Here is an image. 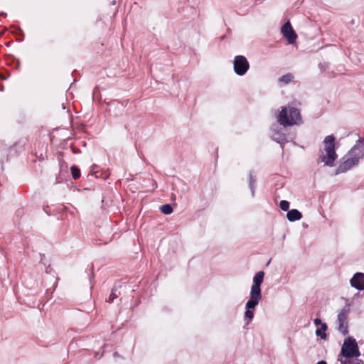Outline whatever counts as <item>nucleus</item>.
<instances>
[{
	"label": "nucleus",
	"instance_id": "cd10ccee",
	"mask_svg": "<svg viewBox=\"0 0 364 364\" xmlns=\"http://www.w3.org/2000/svg\"><path fill=\"white\" fill-rule=\"evenodd\" d=\"M50 272V269H48V268H47L46 272Z\"/></svg>",
	"mask_w": 364,
	"mask_h": 364
},
{
	"label": "nucleus",
	"instance_id": "4be33fe9",
	"mask_svg": "<svg viewBox=\"0 0 364 364\" xmlns=\"http://www.w3.org/2000/svg\"><path fill=\"white\" fill-rule=\"evenodd\" d=\"M49 208H50V206H48V205L44 206V208H43V210L48 215H50L49 210H48Z\"/></svg>",
	"mask_w": 364,
	"mask_h": 364
},
{
	"label": "nucleus",
	"instance_id": "f257e3e1",
	"mask_svg": "<svg viewBox=\"0 0 364 364\" xmlns=\"http://www.w3.org/2000/svg\"><path fill=\"white\" fill-rule=\"evenodd\" d=\"M364 157V139H358L350 150L341 159L336 174L345 173L358 164L359 160Z\"/></svg>",
	"mask_w": 364,
	"mask_h": 364
},
{
	"label": "nucleus",
	"instance_id": "0eeeda50",
	"mask_svg": "<svg viewBox=\"0 0 364 364\" xmlns=\"http://www.w3.org/2000/svg\"><path fill=\"white\" fill-rule=\"evenodd\" d=\"M350 284L353 288L362 291L364 290V273L356 272L350 280Z\"/></svg>",
	"mask_w": 364,
	"mask_h": 364
},
{
	"label": "nucleus",
	"instance_id": "a211bd4d",
	"mask_svg": "<svg viewBox=\"0 0 364 364\" xmlns=\"http://www.w3.org/2000/svg\"><path fill=\"white\" fill-rule=\"evenodd\" d=\"M254 317V312L252 309H246V311L245 313V318H248L249 321H250Z\"/></svg>",
	"mask_w": 364,
	"mask_h": 364
},
{
	"label": "nucleus",
	"instance_id": "f8f14e48",
	"mask_svg": "<svg viewBox=\"0 0 364 364\" xmlns=\"http://www.w3.org/2000/svg\"><path fill=\"white\" fill-rule=\"evenodd\" d=\"M272 139L278 143L283 144L287 141L286 137L284 134H280L277 131H274L272 135Z\"/></svg>",
	"mask_w": 364,
	"mask_h": 364
},
{
	"label": "nucleus",
	"instance_id": "9b49d317",
	"mask_svg": "<svg viewBox=\"0 0 364 364\" xmlns=\"http://www.w3.org/2000/svg\"><path fill=\"white\" fill-rule=\"evenodd\" d=\"M284 211H287V218L289 221H296L301 219L302 215L296 209H292L289 210V206H279Z\"/></svg>",
	"mask_w": 364,
	"mask_h": 364
},
{
	"label": "nucleus",
	"instance_id": "f3484780",
	"mask_svg": "<svg viewBox=\"0 0 364 364\" xmlns=\"http://www.w3.org/2000/svg\"><path fill=\"white\" fill-rule=\"evenodd\" d=\"M316 335L318 337H320L321 339H326V337H327V335L326 333H325V331H323L322 330V328H317L316 331Z\"/></svg>",
	"mask_w": 364,
	"mask_h": 364
},
{
	"label": "nucleus",
	"instance_id": "aec40b11",
	"mask_svg": "<svg viewBox=\"0 0 364 364\" xmlns=\"http://www.w3.org/2000/svg\"><path fill=\"white\" fill-rule=\"evenodd\" d=\"M352 359L353 358H344V359L339 358L338 360L340 361L341 364H350Z\"/></svg>",
	"mask_w": 364,
	"mask_h": 364
},
{
	"label": "nucleus",
	"instance_id": "412c9836",
	"mask_svg": "<svg viewBox=\"0 0 364 364\" xmlns=\"http://www.w3.org/2000/svg\"><path fill=\"white\" fill-rule=\"evenodd\" d=\"M350 364H364V361L361 359H358V358H353Z\"/></svg>",
	"mask_w": 364,
	"mask_h": 364
},
{
	"label": "nucleus",
	"instance_id": "f03ea898",
	"mask_svg": "<svg viewBox=\"0 0 364 364\" xmlns=\"http://www.w3.org/2000/svg\"><path fill=\"white\" fill-rule=\"evenodd\" d=\"M337 159V154L335 151V137L328 135L325 137L323 141V149L320 150L318 159L324 165L333 166L334 161Z\"/></svg>",
	"mask_w": 364,
	"mask_h": 364
},
{
	"label": "nucleus",
	"instance_id": "39448f33",
	"mask_svg": "<svg viewBox=\"0 0 364 364\" xmlns=\"http://www.w3.org/2000/svg\"><path fill=\"white\" fill-rule=\"evenodd\" d=\"M350 304H346L338 313L337 316L338 330L343 334L348 333V317L350 313Z\"/></svg>",
	"mask_w": 364,
	"mask_h": 364
},
{
	"label": "nucleus",
	"instance_id": "c85d7f7f",
	"mask_svg": "<svg viewBox=\"0 0 364 364\" xmlns=\"http://www.w3.org/2000/svg\"><path fill=\"white\" fill-rule=\"evenodd\" d=\"M50 272V269H48V268H47L46 272Z\"/></svg>",
	"mask_w": 364,
	"mask_h": 364
},
{
	"label": "nucleus",
	"instance_id": "2eb2a0df",
	"mask_svg": "<svg viewBox=\"0 0 364 364\" xmlns=\"http://www.w3.org/2000/svg\"><path fill=\"white\" fill-rule=\"evenodd\" d=\"M160 210L166 215L171 214L173 213V208L172 206H160L159 207Z\"/></svg>",
	"mask_w": 364,
	"mask_h": 364
},
{
	"label": "nucleus",
	"instance_id": "7ed1b4c3",
	"mask_svg": "<svg viewBox=\"0 0 364 364\" xmlns=\"http://www.w3.org/2000/svg\"><path fill=\"white\" fill-rule=\"evenodd\" d=\"M277 120L283 126L298 124L301 121L299 110L291 106L282 107Z\"/></svg>",
	"mask_w": 364,
	"mask_h": 364
},
{
	"label": "nucleus",
	"instance_id": "bb28decb",
	"mask_svg": "<svg viewBox=\"0 0 364 364\" xmlns=\"http://www.w3.org/2000/svg\"><path fill=\"white\" fill-rule=\"evenodd\" d=\"M117 354H118V353H117V352H115V353H114V356H117Z\"/></svg>",
	"mask_w": 364,
	"mask_h": 364
},
{
	"label": "nucleus",
	"instance_id": "b1692460",
	"mask_svg": "<svg viewBox=\"0 0 364 364\" xmlns=\"http://www.w3.org/2000/svg\"><path fill=\"white\" fill-rule=\"evenodd\" d=\"M316 364H327V363L324 360H320Z\"/></svg>",
	"mask_w": 364,
	"mask_h": 364
},
{
	"label": "nucleus",
	"instance_id": "9d476101",
	"mask_svg": "<svg viewBox=\"0 0 364 364\" xmlns=\"http://www.w3.org/2000/svg\"><path fill=\"white\" fill-rule=\"evenodd\" d=\"M262 299V293L250 291V299L247 301L245 308L248 309H254L259 304Z\"/></svg>",
	"mask_w": 364,
	"mask_h": 364
},
{
	"label": "nucleus",
	"instance_id": "1a4fd4ad",
	"mask_svg": "<svg viewBox=\"0 0 364 364\" xmlns=\"http://www.w3.org/2000/svg\"><path fill=\"white\" fill-rule=\"evenodd\" d=\"M264 276V273L262 271H259L255 274V275L253 278V284L251 287L250 291L262 293L260 286L263 282Z\"/></svg>",
	"mask_w": 364,
	"mask_h": 364
},
{
	"label": "nucleus",
	"instance_id": "423d86ee",
	"mask_svg": "<svg viewBox=\"0 0 364 364\" xmlns=\"http://www.w3.org/2000/svg\"><path fill=\"white\" fill-rule=\"evenodd\" d=\"M233 67L235 72L238 75H244L250 68L247 58L243 55H237L233 61Z\"/></svg>",
	"mask_w": 364,
	"mask_h": 364
},
{
	"label": "nucleus",
	"instance_id": "393cba45",
	"mask_svg": "<svg viewBox=\"0 0 364 364\" xmlns=\"http://www.w3.org/2000/svg\"><path fill=\"white\" fill-rule=\"evenodd\" d=\"M253 182H254V181H253V180H252V178H250V185L251 188H252Z\"/></svg>",
	"mask_w": 364,
	"mask_h": 364
},
{
	"label": "nucleus",
	"instance_id": "5701e85b",
	"mask_svg": "<svg viewBox=\"0 0 364 364\" xmlns=\"http://www.w3.org/2000/svg\"><path fill=\"white\" fill-rule=\"evenodd\" d=\"M279 205H289V202L283 200L280 201Z\"/></svg>",
	"mask_w": 364,
	"mask_h": 364
},
{
	"label": "nucleus",
	"instance_id": "dca6fc26",
	"mask_svg": "<svg viewBox=\"0 0 364 364\" xmlns=\"http://www.w3.org/2000/svg\"><path fill=\"white\" fill-rule=\"evenodd\" d=\"M314 322L316 326L321 325V328L323 331H326L327 330L328 326H327L326 323H322L321 320L320 318H315Z\"/></svg>",
	"mask_w": 364,
	"mask_h": 364
},
{
	"label": "nucleus",
	"instance_id": "6e6552de",
	"mask_svg": "<svg viewBox=\"0 0 364 364\" xmlns=\"http://www.w3.org/2000/svg\"><path fill=\"white\" fill-rule=\"evenodd\" d=\"M282 33L289 43H293L297 37L289 21L285 23L282 27Z\"/></svg>",
	"mask_w": 364,
	"mask_h": 364
},
{
	"label": "nucleus",
	"instance_id": "a878e982",
	"mask_svg": "<svg viewBox=\"0 0 364 364\" xmlns=\"http://www.w3.org/2000/svg\"><path fill=\"white\" fill-rule=\"evenodd\" d=\"M102 203H108V201L105 200V199H102Z\"/></svg>",
	"mask_w": 364,
	"mask_h": 364
},
{
	"label": "nucleus",
	"instance_id": "6ab92c4d",
	"mask_svg": "<svg viewBox=\"0 0 364 364\" xmlns=\"http://www.w3.org/2000/svg\"><path fill=\"white\" fill-rule=\"evenodd\" d=\"M71 171H72V175H73V177L75 178V179H77L80 177V170L74 166H73L71 168Z\"/></svg>",
	"mask_w": 364,
	"mask_h": 364
},
{
	"label": "nucleus",
	"instance_id": "20e7f679",
	"mask_svg": "<svg viewBox=\"0 0 364 364\" xmlns=\"http://www.w3.org/2000/svg\"><path fill=\"white\" fill-rule=\"evenodd\" d=\"M341 355L343 358H358L360 353L355 338L348 337L341 347Z\"/></svg>",
	"mask_w": 364,
	"mask_h": 364
},
{
	"label": "nucleus",
	"instance_id": "4468645a",
	"mask_svg": "<svg viewBox=\"0 0 364 364\" xmlns=\"http://www.w3.org/2000/svg\"><path fill=\"white\" fill-rule=\"evenodd\" d=\"M292 75L291 74H287V75H284L283 76H282L279 79V81L281 82H284V84H287L289 83V82L291 81L292 80Z\"/></svg>",
	"mask_w": 364,
	"mask_h": 364
},
{
	"label": "nucleus",
	"instance_id": "ddd939ff",
	"mask_svg": "<svg viewBox=\"0 0 364 364\" xmlns=\"http://www.w3.org/2000/svg\"><path fill=\"white\" fill-rule=\"evenodd\" d=\"M119 294H120V292L119 291L118 288L117 287H114L112 289V291H111V294L109 295L108 301L109 302H112L115 299H117L119 296Z\"/></svg>",
	"mask_w": 364,
	"mask_h": 364
}]
</instances>
